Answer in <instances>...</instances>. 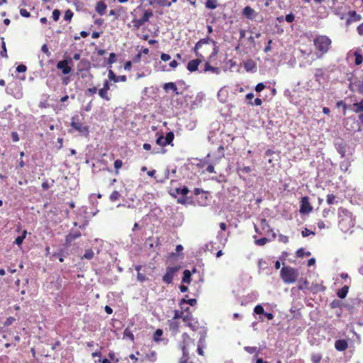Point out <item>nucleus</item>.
<instances>
[{"instance_id":"obj_1","label":"nucleus","mask_w":363,"mask_h":363,"mask_svg":"<svg viewBox=\"0 0 363 363\" xmlns=\"http://www.w3.org/2000/svg\"><path fill=\"white\" fill-rule=\"evenodd\" d=\"M338 226L340 229L346 233L354 226L355 219L351 212L344 208L338 210Z\"/></svg>"},{"instance_id":"obj_2","label":"nucleus","mask_w":363,"mask_h":363,"mask_svg":"<svg viewBox=\"0 0 363 363\" xmlns=\"http://www.w3.org/2000/svg\"><path fill=\"white\" fill-rule=\"evenodd\" d=\"M313 45L316 49L318 58H321L324 55L328 52L331 48L332 40L327 35H318L313 40Z\"/></svg>"},{"instance_id":"obj_3","label":"nucleus","mask_w":363,"mask_h":363,"mask_svg":"<svg viewBox=\"0 0 363 363\" xmlns=\"http://www.w3.org/2000/svg\"><path fill=\"white\" fill-rule=\"evenodd\" d=\"M297 57L299 60V66L301 67L310 65L314 60L318 59L317 53L313 52V49L308 48L306 50H298Z\"/></svg>"},{"instance_id":"obj_4","label":"nucleus","mask_w":363,"mask_h":363,"mask_svg":"<svg viewBox=\"0 0 363 363\" xmlns=\"http://www.w3.org/2000/svg\"><path fill=\"white\" fill-rule=\"evenodd\" d=\"M191 344L194 345V340H192L186 333H184L182 334V357L180 358L179 363H192L189 362V347L191 346Z\"/></svg>"},{"instance_id":"obj_5","label":"nucleus","mask_w":363,"mask_h":363,"mask_svg":"<svg viewBox=\"0 0 363 363\" xmlns=\"http://www.w3.org/2000/svg\"><path fill=\"white\" fill-rule=\"evenodd\" d=\"M71 126L77 130L81 135L87 137L89 134V128L88 125H84L81 121L79 116H74L71 119Z\"/></svg>"},{"instance_id":"obj_6","label":"nucleus","mask_w":363,"mask_h":363,"mask_svg":"<svg viewBox=\"0 0 363 363\" xmlns=\"http://www.w3.org/2000/svg\"><path fill=\"white\" fill-rule=\"evenodd\" d=\"M143 14L140 18H137L136 17H134L131 21L133 27L136 30L139 29L141 26L144 25L146 22H147L149 19L153 16V12L150 9H143Z\"/></svg>"},{"instance_id":"obj_7","label":"nucleus","mask_w":363,"mask_h":363,"mask_svg":"<svg viewBox=\"0 0 363 363\" xmlns=\"http://www.w3.org/2000/svg\"><path fill=\"white\" fill-rule=\"evenodd\" d=\"M283 267L281 269V277L286 283L295 281V271L290 267H286L285 262L282 263Z\"/></svg>"},{"instance_id":"obj_8","label":"nucleus","mask_w":363,"mask_h":363,"mask_svg":"<svg viewBox=\"0 0 363 363\" xmlns=\"http://www.w3.org/2000/svg\"><path fill=\"white\" fill-rule=\"evenodd\" d=\"M180 266L168 267L166 269V272L162 277V281L167 284H170L172 283L173 279L177 272L179 270Z\"/></svg>"},{"instance_id":"obj_9","label":"nucleus","mask_w":363,"mask_h":363,"mask_svg":"<svg viewBox=\"0 0 363 363\" xmlns=\"http://www.w3.org/2000/svg\"><path fill=\"white\" fill-rule=\"evenodd\" d=\"M300 203L299 213L302 216L307 215L313 211V206L309 201L308 197H302Z\"/></svg>"},{"instance_id":"obj_10","label":"nucleus","mask_w":363,"mask_h":363,"mask_svg":"<svg viewBox=\"0 0 363 363\" xmlns=\"http://www.w3.org/2000/svg\"><path fill=\"white\" fill-rule=\"evenodd\" d=\"M109 81V79H105L103 82V87L98 90V94L100 98L106 101H109L111 100V96L108 94L111 85Z\"/></svg>"},{"instance_id":"obj_11","label":"nucleus","mask_w":363,"mask_h":363,"mask_svg":"<svg viewBox=\"0 0 363 363\" xmlns=\"http://www.w3.org/2000/svg\"><path fill=\"white\" fill-rule=\"evenodd\" d=\"M335 146L337 152L340 155L341 157L343 158L346 156V153L349 150L347 144L342 140H338L335 141Z\"/></svg>"},{"instance_id":"obj_12","label":"nucleus","mask_w":363,"mask_h":363,"mask_svg":"<svg viewBox=\"0 0 363 363\" xmlns=\"http://www.w3.org/2000/svg\"><path fill=\"white\" fill-rule=\"evenodd\" d=\"M354 57V64L359 65L363 62V56L359 49L355 50H350L347 55V60H350L352 57Z\"/></svg>"},{"instance_id":"obj_13","label":"nucleus","mask_w":363,"mask_h":363,"mask_svg":"<svg viewBox=\"0 0 363 363\" xmlns=\"http://www.w3.org/2000/svg\"><path fill=\"white\" fill-rule=\"evenodd\" d=\"M209 42H211L214 45L216 43L215 40L210 39L208 37L201 39L196 43L194 50L197 57H203L202 55L199 52V50L201 48L202 45L208 44Z\"/></svg>"},{"instance_id":"obj_14","label":"nucleus","mask_w":363,"mask_h":363,"mask_svg":"<svg viewBox=\"0 0 363 363\" xmlns=\"http://www.w3.org/2000/svg\"><path fill=\"white\" fill-rule=\"evenodd\" d=\"M91 69V63L87 59H82L77 65V74L79 72H88Z\"/></svg>"},{"instance_id":"obj_15","label":"nucleus","mask_w":363,"mask_h":363,"mask_svg":"<svg viewBox=\"0 0 363 363\" xmlns=\"http://www.w3.org/2000/svg\"><path fill=\"white\" fill-rule=\"evenodd\" d=\"M167 324L172 335H176L179 333L180 322L179 320L170 319L168 320Z\"/></svg>"},{"instance_id":"obj_16","label":"nucleus","mask_w":363,"mask_h":363,"mask_svg":"<svg viewBox=\"0 0 363 363\" xmlns=\"http://www.w3.org/2000/svg\"><path fill=\"white\" fill-rule=\"evenodd\" d=\"M69 61L67 60L59 61L57 63V68L60 69L64 74H67L71 72V67L69 66Z\"/></svg>"},{"instance_id":"obj_17","label":"nucleus","mask_w":363,"mask_h":363,"mask_svg":"<svg viewBox=\"0 0 363 363\" xmlns=\"http://www.w3.org/2000/svg\"><path fill=\"white\" fill-rule=\"evenodd\" d=\"M108 77L110 81H113L115 83L118 82H125L127 80V77L125 75L116 76L113 71L111 69L108 70Z\"/></svg>"},{"instance_id":"obj_18","label":"nucleus","mask_w":363,"mask_h":363,"mask_svg":"<svg viewBox=\"0 0 363 363\" xmlns=\"http://www.w3.org/2000/svg\"><path fill=\"white\" fill-rule=\"evenodd\" d=\"M201 57H198L196 60L189 61L186 66L187 69L191 72L196 71L198 69L199 65L201 62Z\"/></svg>"},{"instance_id":"obj_19","label":"nucleus","mask_w":363,"mask_h":363,"mask_svg":"<svg viewBox=\"0 0 363 363\" xmlns=\"http://www.w3.org/2000/svg\"><path fill=\"white\" fill-rule=\"evenodd\" d=\"M349 88L351 91H357L358 92L363 94V82L357 80L353 82H350Z\"/></svg>"},{"instance_id":"obj_20","label":"nucleus","mask_w":363,"mask_h":363,"mask_svg":"<svg viewBox=\"0 0 363 363\" xmlns=\"http://www.w3.org/2000/svg\"><path fill=\"white\" fill-rule=\"evenodd\" d=\"M81 236V233L79 231H76L74 233H70L65 237V245L67 246H69L71 243L79 238Z\"/></svg>"},{"instance_id":"obj_21","label":"nucleus","mask_w":363,"mask_h":363,"mask_svg":"<svg viewBox=\"0 0 363 363\" xmlns=\"http://www.w3.org/2000/svg\"><path fill=\"white\" fill-rule=\"evenodd\" d=\"M242 14L249 19H255V16H257V13L255 11L252 9L250 6H247L244 8L242 11Z\"/></svg>"},{"instance_id":"obj_22","label":"nucleus","mask_w":363,"mask_h":363,"mask_svg":"<svg viewBox=\"0 0 363 363\" xmlns=\"http://www.w3.org/2000/svg\"><path fill=\"white\" fill-rule=\"evenodd\" d=\"M348 15H349V18H347V20L346 21L347 25H350L352 22L359 21L362 18L361 16L357 14L355 11H349Z\"/></svg>"},{"instance_id":"obj_23","label":"nucleus","mask_w":363,"mask_h":363,"mask_svg":"<svg viewBox=\"0 0 363 363\" xmlns=\"http://www.w3.org/2000/svg\"><path fill=\"white\" fill-rule=\"evenodd\" d=\"M348 347L347 341L345 340H337L335 342V347L337 350L342 352L345 351Z\"/></svg>"},{"instance_id":"obj_24","label":"nucleus","mask_w":363,"mask_h":363,"mask_svg":"<svg viewBox=\"0 0 363 363\" xmlns=\"http://www.w3.org/2000/svg\"><path fill=\"white\" fill-rule=\"evenodd\" d=\"M311 35L309 34H303L298 38V45H311L312 43Z\"/></svg>"},{"instance_id":"obj_25","label":"nucleus","mask_w":363,"mask_h":363,"mask_svg":"<svg viewBox=\"0 0 363 363\" xmlns=\"http://www.w3.org/2000/svg\"><path fill=\"white\" fill-rule=\"evenodd\" d=\"M107 9V6L104 1H97L95 6L96 11L100 15L103 16L105 14Z\"/></svg>"},{"instance_id":"obj_26","label":"nucleus","mask_w":363,"mask_h":363,"mask_svg":"<svg viewBox=\"0 0 363 363\" xmlns=\"http://www.w3.org/2000/svg\"><path fill=\"white\" fill-rule=\"evenodd\" d=\"M259 226L261 229L267 233L272 232V228L269 226V223L265 218H261L259 220Z\"/></svg>"},{"instance_id":"obj_27","label":"nucleus","mask_w":363,"mask_h":363,"mask_svg":"<svg viewBox=\"0 0 363 363\" xmlns=\"http://www.w3.org/2000/svg\"><path fill=\"white\" fill-rule=\"evenodd\" d=\"M314 76L315 80L320 82L321 79H324L325 77V71L322 68H318L315 69Z\"/></svg>"},{"instance_id":"obj_28","label":"nucleus","mask_w":363,"mask_h":363,"mask_svg":"<svg viewBox=\"0 0 363 363\" xmlns=\"http://www.w3.org/2000/svg\"><path fill=\"white\" fill-rule=\"evenodd\" d=\"M163 89L165 90V91H168L169 89H171L172 90L175 94L178 95L180 93L177 91V87L176 86V84L174 83V82H167V83H165L163 86Z\"/></svg>"},{"instance_id":"obj_29","label":"nucleus","mask_w":363,"mask_h":363,"mask_svg":"<svg viewBox=\"0 0 363 363\" xmlns=\"http://www.w3.org/2000/svg\"><path fill=\"white\" fill-rule=\"evenodd\" d=\"M189 307L185 308V313L183 314L182 320L185 323V325L188 323L191 320L194 318L191 313L189 312Z\"/></svg>"},{"instance_id":"obj_30","label":"nucleus","mask_w":363,"mask_h":363,"mask_svg":"<svg viewBox=\"0 0 363 363\" xmlns=\"http://www.w3.org/2000/svg\"><path fill=\"white\" fill-rule=\"evenodd\" d=\"M151 4H157L161 6H167L169 7L172 4V3L169 0H151L150 1Z\"/></svg>"},{"instance_id":"obj_31","label":"nucleus","mask_w":363,"mask_h":363,"mask_svg":"<svg viewBox=\"0 0 363 363\" xmlns=\"http://www.w3.org/2000/svg\"><path fill=\"white\" fill-rule=\"evenodd\" d=\"M186 326L189 327L191 330L196 331L199 328V323L194 318L191 320Z\"/></svg>"},{"instance_id":"obj_32","label":"nucleus","mask_w":363,"mask_h":363,"mask_svg":"<svg viewBox=\"0 0 363 363\" xmlns=\"http://www.w3.org/2000/svg\"><path fill=\"white\" fill-rule=\"evenodd\" d=\"M191 281V273L189 270L185 269L183 272L182 282L190 284Z\"/></svg>"},{"instance_id":"obj_33","label":"nucleus","mask_w":363,"mask_h":363,"mask_svg":"<svg viewBox=\"0 0 363 363\" xmlns=\"http://www.w3.org/2000/svg\"><path fill=\"white\" fill-rule=\"evenodd\" d=\"M348 291H349V286H343L342 288H341L340 289L338 290L337 291V296L339 298H344L347 296V294H348Z\"/></svg>"},{"instance_id":"obj_34","label":"nucleus","mask_w":363,"mask_h":363,"mask_svg":"<svg viewBox=\"0 0 363 363\" xmlns=\"http://www.w3.org/2000/svg\"><path fill=\"white\" fill-rule=\"evenodd\" d=\"M163 335V330L162 329H157L153 334V340L156 342L162 341L161 337Z\"/></svg>"},{"instance_id":"obj_35","label":"nucleus","mask_w":363,"mask_h":363,"mask_svg":"<svg viewBox=\"0 0 363 363\" xmlns=\"http://www.w3.org/2000/svg\"><path fill=\"white\" fill-rule=\"evenodd\" d=\"M351 162L348 159H345L340 164V168L343 172H347L350 167Z\"/></svg>"},{"instance_id":"obj_36","label":"nucleus","mask_w":363,"mask_h":363,"mask_svg":"<svg viewBox=\"0 0 363 363\" xmlns=\"http://www.w3.org/2000/svg\"><path fill=\"white\" fill-rule=\"evenodd\" d=\"M205 6L207 9H215L218 6L217 0H206Z\"/></svg>"},{"instance_id":"obj_37","label":"nucleus","mask_w":363,"mask_h":363,"mask_svg":"<svg viewBox=\"0 0 363 363\" xmlns=\"http://www.w3.org/2000/svg\"><path fill=\"white\" fill-rule=\"evenodd\" d=\"M353 111L355 113L363 112V99L359 102L353 104Z\"/></svg>"},{"instance_id":"obj_38","label":"nucleus","mask_w":363,"mask_h":363,"mask_svg":"<svg viewBox=\"0 0 363 363\" xmlns=\"http://www.w3.org/2000/svg\"><path fill=\"white\" fill-rule=\"evenodd\" d=\"M308 282L306 279H301L298 281V288L300 290H306L308 289Z\"/></svg>"},{"instance_id":"obj_39","label":"nucleus","mask_w":363,"mask_h":363,"mask_svg":"<svg viewBox=\"0 0 363 363\" xmlns=\"http://www.w3.org/2000/svg\"><path fill=\"white\" fill-rule=\"evenodd\" d=\"M26 235H27V230H24L23 231L22 235H20V236H18V237L16 238V240H15V241H14V243H15V244H16V245H21L23 243V242L24 239L26 238Z\"/></svg>"},{"instance_id":"obj_40","label":"nucleus","mask_w":363,"mask_h":363,"mask_svg":"<svg viewBox=\"0 0 363 363\" xmlns=\"http://www.w3.org/2000/svg\"><path fill=\"white\" fill-rule=\"evenodd\" d=\"M123 337L130 339L132 342L134 341V335L132 331L128 328H125L123 331Z\"/></svg>"},{"instance_id":"obj_41","label":"nucleus","mask_w":363,"mask_h":363,"mask_svg":"<svg viewBox=\"0 0 363 363\" xmlns=\"http://www.w3.org/2000/svg\"><path fill=\"white\" fill-rule=\"evenodd\" d=\"M120 198L121 194L118 191H113L109 196V199L111 202H116L119 200Z\"/></svg>"},{"instance_id":"obj_42","label":"nucleus","mask_w":363,"mask_h":363,"mask_svg":"<svg viewBox=\"0 0 363 363\" xmlns=\"http://www.w3.org/2000/svg\"><path fill=\"white\" fill-rule=\"evenodd\" d=\"M94 256V253L91 249H87L85 250L84 255L82 259H91Z\"/></svg>"},{"instance_id":"obj_43","label":"nucleus","mask_w":363,"mask_h":363,"mask_svg":"<svg viewBox=\"0 0 363 363\" xmlns=\"http://www.w3.org/2000/svg\"><path fill=\"white\" fill-rule=\"evenodd\" d=\"M121 11H123L122 6H119L116 9H111L109 11V16H115V18L117 19L118 18V16H120V12Z\"/></svg>"},{"instance_id":"obj_44","label":"nucleus","mask_w":363,"mask_h":363,"mask_svg":"<svg viewBox=\"0 0 363 363\" xmlns=\"http://www.w3.org/2000/svg\"><path fill=\"white\" fill-rule=\"evenodd\" d=\"M114 169H115V174L116 175H118L119 174V169L122 167L123 166V162L121 160H116L115 162H114Z\"/></svg>"},{"instance_id":"obj_45","label":"nucleus","mask_w":363,"mask_h":363,"mask_svg":"<svg viewBox=\"0 0 363 363\" xmlns=\"http://www.w3.org/2000/svg\"><path fill=\"white\" fill-rule=\"evenodd\" d=\"M184 313H185V309L183 310V311L175 310L174 311V316L172 317V319H174V320H179V319H182V318L183 314Z\"/></svg>"},{"instance_id":"obj_46","label":"nucleus","mask_w":363,"mask_h":363,"mask_svg":"<svg viewBox=\"0 0 363 363\" xmlns=\"http://www.w3.org/2000/svg\"><path fill=\"white\" fill-rule=\"evenodd\" d=\"M164 138H165L166 143H167V145H170V144H172V143L174 138V135L173 132L170 131V132H168L167 133L166 136Z\"/></svg>"},{"instance_id":"obj_47","label":"nucleus","mask_w":363,"mask_h":363,"mask_svg":"<svg viewBox=\"0 0 363 363\" xmlns=\"http://www.w3.org/2000/svg\"><path fill=\"white\" fill-rule=\"evenodd\" d=\"M211 71L215 73L218 72V69L217 67H212L209 62H206L204 67V72Z\"/></svg>"},{"instance_id":"obj_48","label":"nucleus","mask_w":363,"mask_h":363,"mask_svg":"<svg viewBox=\"0 0 363 363\" xmlns=\"http://www.w3.org/2000/svg\"><path fill=\"white\" fill-rule=\"evenodd\" d=\"M97 91L98 89L95 86L89 88L85 91V95L87 96H93L94 94H96Z\"/></svg>"},{"instance_id":"obj_49","label":"nucleus","mask_w":363,"mask_h":363,"mask_svg":"<svg viewBox=\"0 0 363 363\" xmlns=\"http://www.w3.org/2000/svg\"><path fill=\"white\" fill-rule=\"evenodd\" d=\"M156 143L161 147H164L167 145V143H166L165 138L162 135L157 137Z\"/></svg>"},{"instance_id":"obj_50","label":"nucleus","mask_w":363,"mask_h":363,"mask_svg":"<svg viewBox=\"0 0 363 363\" xmlns=\"http://www.w3.org/2000/svg\"><path fill=\"white\" fill-rule=\"evenodd\" d=\"M184 303H188L191 306H194L196 304V300L195 298H190L188 300L183 298L181 300L180 305H182Z\"/></svg>"},{"instance_id":"obj_51","label":"nucleus","mask_w":363,"mask_h":363,"mask_svg":"<svg viewBox=\"0 0 363 363\" xmlns=\"http://www.w3.org/2000/svg\"><path fill=\"white\" fill-rule=\"evenodd\" d=\"M311 252H305L303 249L301 248L296 251V257H302L303 256H310Z\"/></svg>"},{"instance_id":"obj_52","label":"nucleus","mask_w":363,"mask_h":363,"mask_svg":"<svg viewBox=\"0 0 363 363\" xmlns=\"http://www.w3.org/2000/svg\"><path fill=\"white\" fill-rule=\"evenodd\" d=\"M322 359V356L320 354L316 353L313 354L311 356V361L313 363H320Z\"/></svg>"},{"instance_id":"obj_53","label":"nucleus","mask_w":363,"mask_h":363,"mask_svg":"<svg viewBox=\"0 0 363 363\" xmlns=\"http://www.w3.org/2000/svg\"><path fill=\"white\" fill-rule=\"evenodd\" d=\"M176 191L179 194H182L183 196H186L189 191L186 186H183L182 188H177L176 189Z\"/></svg>"},{"instance_id":"obj_54","label":"nucleus","mask_w":363,"mask_h":363,"mask_svg":"<svg viewBox=\"0 0 363 363\" xmlns=\"http://www.w3.org/2000/svg\"><path fill=\"white\" fill-rule=\"evenodd\" d=\"M73 14L74 13L71 10H67L65 13L64 19L65 21H70L73 17Z\"/></svg>"},{"instance_id":"obj_55","label":"nucleus","mask_w":363,"mask_h":363,"mask_svg":"<svg viewBox=\"0 0 363 363\" xmlns=\"http://www.w3.org/2000/svg\"><path fill=\"white\" fill-rule=\"evenodd\" d=\"M60 11L58 10V9H55L53 11H52V18L53 19L54 21H57L60 18Z\"/></svg>"},{"instance_id":"obj_56","label":"nucleus","mask_w":363,"mask_h":363,"mask_svg":"<svg viewBox=\"0 0 363 363\" xmlns=\"http://www.w3.org/2000/svg\"><path fill=\"white\" fill-rule=\"evenodd\" d=\"M269 241V240L266 238H262L260 239H258V240H256L255 241V244L257 245H259V246H263L267 242Z\"/></svg>"},{"instance_id":"obj_57","label":"nucleus","mask_w":363,"mask_h":363,"mask_svg":"<svg viewBox=\"0 0 363 363\" xmlns=\"http://www.w3.org/2000/svg\"><path fill=\"white\" fill-rule=\"evenodd\" d=\"M254 312L258 315L264 314V308L261 305H257L255 307Z\"/></svg>"},{"instance_id":"obj_58","label":"nucleus","mask_w":363,"mask_h":363,"mask_svg":"<svg viewBox=\"0 0 363 363\" xmlns=\"http://www.w3.org/2000/svg\"><path fill=\"white\" fill-rule=\"evenodd\" d=\"M326 201L329 205L333 204L335 202V196L333 194H328L327 196Z\"/></svg>"},{"instance_id":"obj_59","label":"nucleus","mask_w":363,"mask_h":363,"mask_svg":"<svg viewBox=\"0 0 363 363\" xmlns=\"http://www.w3.org/2000/svg\"><path fill=\"white\" fill-rule=\"evenodd\" d=\"M116 61V54L112 52L109 55V57L108 59V65H112L113 63H114Z\"/></svg>"},{"instance_id":"obj_60","label":"nucleus","mask_w":363,"mask_h":363,"mask_svg":"<svg viewBox=\"0 0 363 363\" xmlns=\"http://www.w3.org/2000/svg\"><path fill=\"white\" fill-rule=\"evenodd\" d=\"M1 47H2V50L1 51V55L4 57H8L7 50H6V43L4 40L2 41Z\"/></svg>"},{"instance_id":"obj_61","label":"nucleus","mask_w":363,"mask_h":363,"mask_svg":"<svg viewBox=\"0 0 363 363\" xmlns=\"http://www.w3.org/2000/svg\"><path fill=\"white\" fill-rule=\"evenodd\" d=\"M301 234H302V236L303 238H305L310 235H315V233L308 228H305L303 230H302Z\"/></svg>"},{"instance_id":"obj_62","label":"nucleus","mask_w":363,"mask_h":363,"mask_svg":"<svg viewBox=\"0 0 363 363\" xmlns=\"http://www.w3.org/2000/svg\"><path fill=\"white\" fill-rule=\"evenodd\" d=\"M248 104L250 106H261L262 104V101L259 98H256L253 102L252 101H249Z\"/></svg>"},{"instance_id":"obj_63","label":"nucleus","mask_w":363,"mask_h":363,"mask_svg":"<svg viewBox=\"0 0 363 363\" xmlns=\"http://www.w3.org/2000/svg\"><path fill=\"white\" fill-rule=\"evenodd\" d=\"M15 321H16V318L10 316L6 318V320L4 323V325L9 326V325H12Z\"/></svg>"},{"instance_id":"obj_64","label":"nucleus","mask_w":363,"mask_h":363,"mask_svg":"<svg viewBox=\"0 0 363 363\" xmlns=\"http://www.w3.org/2000/svg\"><path fill=\"white\" fill-rule=\"evenodd\" d=\"M137 279L140 282H143V281H145L147 279V277H146L145 274H142L140 272H138V274H137Z\"/></svg>"}]
</instances>
